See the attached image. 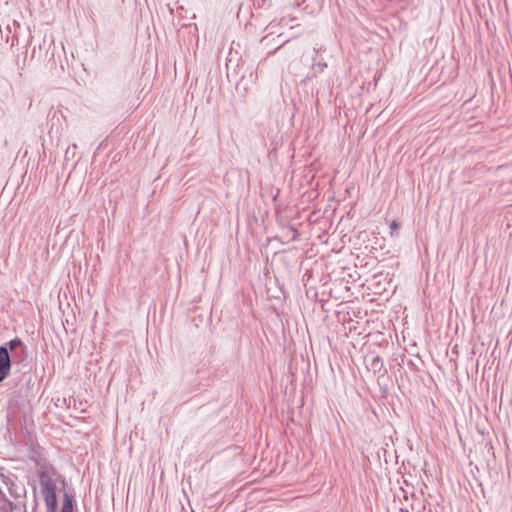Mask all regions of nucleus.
Returning a JSON list of instances; mask_svg holds the SVG:
<instances>
[{
	"instance_id": "f257e3e1",
	"label": "nucleus",
	"mask_w": 512,
	"mask_h": 512,
	"mask_svg": "<svg viewBox=\"0 0 512 512\" xmlns=\"http://www.w3.org/2000/svg\"><path fill=\"white\" fill-rule=\"evenodd\" d=\"M36 464L39 466L37 475L40 482V490L43 499L46 504V508H53V504L58 502L56 495V484L53 480V476L58 475L55 467L49 463H40L36 460Z\"/></svg>"
},
{
	"instance_id": "f03ea898",
	"label": "nucleus",
	"mask_w": 512,
	"mask_h": 512,
	"mask_svg": "<svg viewBox=\"0 0 512 512\" xmlns=\"http://www.w3.org/2000/svg\"><path fill=\"white\" fill-rule=\"evenodd\" d=\"M7 345L10 350L13 365L19 366V371L26 368L30 369L31 357L28 347L24 342L20 338L15 337L8 341Z\"/></svg>"
},
{
	"instance_id": "7ed1b4c3",
	"label": "nucleus",
	"mask_w": 512,
	"mask_h": 512,
	"mask_svg": "<svg viewBox=\"0 0 512 512\" xmlns=\"http://www.w3.org/2000/svg\"><path fill=\"white\" fill-rule=\"evenodd\" d=\"M12 365V357L6 342L0 345V383L9 376Z\"/></svg>"
},
{
	"instance_id": "20e7f679",
	"label": "nucleus",
	"mask_w": 512,
	"mask_h": 512,
	"mask_svg": "<svg viewBox=\"0 0 512 512\" xmlns=\"http://www.w3.org/2000/svg\"><path fill=\"white\" fill-rule=\"evenodd\" d=\"M76 502L75 495L69 492H64L63 501L60 512H75ZM58 502L53 504V508H46L47 512H57Z\"/></svg>"
},
{
	"instance_id": "39448f33",
	"label": "nucleus",
	"mask_w": 512,
	"mask_h": 512,
	"mask_svg": "<svg viewBox=\"0 0 512 512\" xmlns=\"http://www.w3.org/2000/svg\"><path fill=\"white\" fill-rule=\"evenodd\" d=\"M314 57L313 64L311 67V71L307 74L304 81L309 80L313 77H317L319 74L323 73L327 68V63L318 57V50L314 48Z\"/></svg>"
},
{
	"instance_id": "423d86ee",
	"label": "nucleus",
	"mask_w": 512,
	"mask_h": 512,
	"mask_svg": "<svg viewBox=\"0 0 512 512\" xmlns=\"http://www.w3.org/2000/svg\"><path fill=\"white\" fill-rule=\"evenodd\" d=\"M4 483L7 486V489L12 497L17 499L26 494L25 487L23 485L17 484L9 477H4Z\"/></svg>"
},
{
	"instance_id": "0eeeda50",
	"label": "nucleus",
	"mask_w": 512,
	"mask_h": 512,
	"mask_svg": "<svg viewBox=\"0 0 512 512\" xmlns=\"http://www.w3.org/2000/svg\"><path fill=\"white\" fill-rule=\"evenodd\" d=\"M369 369L373 370L374 373L381 372L383 370V374L387 372L384 368L383 359L380 356H374L369 365Z\"/></svg>"
},
{
	"instance_id": "6e6552de",
	"label": "nucleus",
	"mask_w": 512,
	"mask_h": 512,
	"mask_svg": "<svg viewBox=\"0 0 512 512\" xmlns=\"http://www.w3.org/2000/svg\"><path fill=\"white\" fill-rule=\"evenodd\" d=\"M76 148H77V146L75 144L72 147H68L65 152V158L69 159V155L74 156Z\"/></svg>"
},
{
	"instance_id": "1a4fd4ad",
	"label": "nucleus",
	"mask_w": 512,
	"mask_h": 512,
	"mask_svg": "<svg viewBox=\"0 0 512 512\" xmlns=\"http://www.w3.org/2000/svg\"><path fill=\"white\" fill-rule=\"evenodd\" d=\"M400 226V224L397 222V221H393L391 224H390V229L391 230H396L398 229Z\"/></svg>"
},
{
	"instance_id": "9d476101",
	"label": "nucleus",
	"mask_w": 512,
	"mask_h": 512,
	"mask_svg": "<svg viewBox=\"0 0 512 512\" xmlns=\"http://www.w3.org/2000/svg\"><path fill=\"white\" fill-rule=\"evenodd\" d=\"M407 365H408L409 368L415 369V364H414V362L412 360H409Z\"/></svg>"
},
{
	"instance_id": "9b49d317",
	"label": "nucleus",
	"mask_w": 512,
	"mask_h": 512,
	"mask_svg": "<svg viewBox=\"0 0 512 512\" xmlns=\"http://www.w3.org/2000/svg\"><path fill=\"white\" fill-rule=\"evenodd\" d=\"M31 384H32V385H34V382H33L32 377L29 375V377H28V379H27V385L29 386V385H31Z\"/></svg>"
},
{
	"instance_id": "f8f14e48",
	"label": "nucleus",
	"mask_w": 512,
	"mask_h": 512,
	"mask_svg": "<svg viewBox=\"0 0 512 512\" xmlns=\"http://www.w3.org/2000/svg\"><path fill=\"white\" fill-rule=\"evenodd\" d=\"M288 42H289V40H285V41H284L280 46H278V47L276 48V50H275L274 52H276L278 49H280L282 46H284V45H285L286 43H288Z\"/></svg>"
},
{
	"instance_id": "ddd939ff",
	"label": "nucleus",
	"mask_w": 512,
	"mask_h": 512,
	"mask_svg": "<svg viewBox=\"0 0 512 512\" xmlns=\"http://www.w3.org/2000/svg\"><path fill=\"white\" fill-rule=\"evenodd\" d=\"M58 476H59V478L61 479V482H62L63 484H65V478H64V477H61L60 475H58Z\"/></svg>"
},
{
	"instance_id": "4468645a",
	"label": "nucleus",
	"mask_w": 512,
	"mask_h": 512,
	"mask_svg": "<svg viewBox=\"0 0 512 512\" xmlns=\"http://www.w3.org/2000/svg\"><path fill=\"white\" fill-rule=\"evenodd\" d=\"M294 232H295V235L293 236V239H292V240H293V241H296L297 232H296L295 230H294Z\"/></svg>"
}]
</instances>
